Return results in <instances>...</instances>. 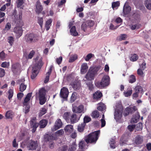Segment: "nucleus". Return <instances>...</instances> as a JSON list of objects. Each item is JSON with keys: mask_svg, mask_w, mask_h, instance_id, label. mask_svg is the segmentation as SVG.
<instances>
[{"mask_svg": "<svg viewBox=\"0 0 151 151\" xmlns=\"http://www.w3.org/2000/svg\"><path fill=\"white\" fill-rule=\"evenodd\" d=\"M100 134V130H98L91 133L86 137V142L81 141L79 142V148L81 149L86 148L85 146L86 142L87 144L88 143H95L98 139Z\"/></svg>", "mask_w": 151, "mask_h": 151, "instance_id": "nucleus-1", "label": "nucleus"}, {"mask_svg": "<svg viewBox=\"0 0 151 151\" xmlns=\"http://www.w3.org/2000/svg\"><path fill=\"white\" fill-rule=\"evenodd\" d=\"M42 59L40 57L37 56L34 59L33 63L34 65L32 67V72L31 75V78L34 79L37 76L39 69L42 65Z\"/></svg>", "mask_w": 151, "mask_h": 151, "instance_id": "nucleus-2", "label": "nucleus"}, {"mask_svg": "<svg viewBox=\"0 0 151 151\" xmlns=\"http://www.w3.org/2000/svg\"><path fill=\"white\" fill-rule=\"evenodd\" d=\"M101 67L99 66L93 68H90L85 76L86 79L88 81H91L94 79L95 75L100 69Z\"/></svg>", "mask_w": 151, "mask_h": 151, "instance_id": "nucleus-3", "label": "nucleus"}, {"mask_svg": "<svg viewBox=\"0 0 151 151\" xmlns=\"http://www.w3.org/2000/svg\"><path fill=\"white\" fill-rule=\"evenodd\" d=\"M46 90L44 88H42L39 90L38 93L36 94V97L39 98V103L41 105L44 104L46 102Z\"/></svg>", "mask_w": 151, "mask_h": 151, "instance_id": "nucleus-4", "label": "nucleus"}, {"mask_svg": "<svg viewBox=\"0 0 151 151\" xmlns=\"http://www.w3.org/2000/svg\"><path fill=\"white\" fill-rule=\"evenodd\" d=\"M123 108L121 104H119L116 106L114 114V119L116 122L119 121L122 117Z\"/></svg>", "mask_w": 151, "mask_h": 151, "instance_id": "nucleus-5", "label": "nucleus"}, {"mask_svg": "<svg viewBox=\"0 0 151 151\" xmlns=\"http://www.w3.org/2000/svg\"><path fill=\"white\" fill-rule=\"evenodd\" d=\"M109 77L108 76H104L102 78L101 81L96 82L95 85L99 88L106 86L109 84Z\"/></svg>", "mask_w": 151, "mask_h": 151, "instance_id": "nucleus-6", "label": "nucleus"}, {"mask_svg": "<svg viewBox=\"0 0 151 151\" xmlns=\"http://www.w3.org/2000/svg\"><path fill=\"white\" fill-rule=\"evenodd\" d=\"M25 39L26 42L28 43L35 42L39 39L38 36L32 33L27 34L25 36Z\"/></svg>", "mask_w": 151, "mask_h": 151, "instance_id": "nucleus-7", "label": "nucleus"}, {"mask_svg": "<svg viewBox=\"0 0 151 151\" xmlns=\"http://www.w3.org/2000/svg\"><path fill=\"white\" fill-rule=\"evenodd\" d=\"M94 25V22L92 20H88L84 22L82 24L81 29L84 32H89V29Z\"/></svg>", "mask_w": 151, "mask_h": 151, "instance_id": "nucleus-8", "label": "nucleus"}, {"mask_svg": "<svg viewBox=\"0 0 151 151\" xmlns=\"http://www.w3.org/2000/svg\"><path fill=\"white\" fill-rule=\"evenodd\" d=\"M22 13H20L15 16L14 21L16 27H22L24 25V22L22 19Z\"/></svg>", "mask_w": 151, "mask_h": 151, "instance_id": "nucleus-9", "label": "nucleus"}, {"mask_svg": "<svg viewBox=\"0 0 151 151\" xmlns=\"http://www.w3.org/2000/svg\"><path fill=\"white\" fill-rule=\"evenodd\" d=\"M38 145L37 141L29 140L27 143V147L29 150H33L36 149Z\"/></svg>", "mask_w": 151, "mask_h": 151, "instance_id": "nucleus-10", "label": "nucleus"}, {"mask_svg": "<svg viewBox=\"0 0 151 151\" xmlns=\"http://www.w3.org/2000/svg\"><path fill=\"white\" fill-rule=\"evenodd\" d=\"M137 110V108L135 106L132 107L129 106L124 111V116H127L129 113H132Z\"/></svg>", "mask_w": 151, "mask_h": 151, "instance_id": "nucleus-11", "label": "nucleus"}, {"mask_svg": "<svg viewBox=\"0 0 151 151\" xmlns=\"http://www.w3.org/2000/svg\"><path fill=\"white\" fill-rule=\"evenodd\" d=\"M22 27H16L14 28L13 31L16 38H18L22 35L23 32Z\"/></svg>", "mask_w": 151, "mask_h": 151, "instance_id": "nucleus-12", "label": "nucleus"}, {"mask_svg": "<svg viewBox=\"0 0 151 151\" xmlns=\"http://www.w3.org/2000/svg\"><path fill=\"white\" fill-rule=\"evenodd\" d=\"M72 111L74 113H84L86 111H84V106L81 104L78 106H74L73 107Z\"/></svg>", "mask_w": 151, "mask_h": 151, "instance_id": "nucleus-13", "label": "nucleus"}, {"mask_svg": "<svg viewBox=\"0 0 151 151\" xmlns=\"http://www.w3.org/2000/svg\"><path fill=\"white\" fill-rule=\"evenodd\" d=\"M36 118L35 117L32 118L30 121V124L33 128L32 132L34 133L38 126V124L36 123Z\"/></svg>", "mask_w": 151, "mask_h": 151, "instance_id": "nucleus-14", "label": "nucleus"}, {"mask_svg": "<svg viewBox=\"0 0 151 151\" xmlns=\"http://www.w3.org/2000/svg\"><path fill=\"white\" fill-rule=\"evenodd\" d=\"M68 90L67 88L63 87L61 89L60 95L61 98L66 99L68 97Z\"/></svg>", "mask_w": 151, "mask_h": 151, "instance_id": "nucleus-15", "label": "nucleus"}, {"mask_svg": "<svg viewBox=\"0 0 151 151\" xmlns=\"http://www.w3.org/2000/svg\"><path fill=\"white\" fill-rule=\"evenodd\" d=\"M63 124L62 122L60 119H57L55 123V125L51 129L52 131H55L58 129L61 128Z\"/></svg>", "mask_w": 151, "mask_h": 151, "instance_id": "nucleus-16", "label": "nucleus"}, {"mask_svg": "<svg viewBox=\"0 0 151 151\" xmlns=\"http://www.w3.org/2000/svg\"><path fill=\"white\" fill-rule=\"evenodd\" d=\"M24 81L25 80L24 78H22L18 81V83L20 84L19 90L21 92H23L27 88V86L23 83Z\"/></svg>", "mask_w": 151, "mask_h": 151, "instance_id": "nucleus-17", "label": "nucleus"}, {"mask_svg": "<svg viewBox=\"0 0 151 151\" xmlns=\"http://www.w3.org/2000/svg\"><path fill=\"white\" fill-rule=\"evenodd\" d=\"M144 139V138L143 137L140 135H138L135 138L134 142L137 145L141 144L143 142Z\"/></svg>", "mask_w": 151, "mask_h": 151, "instance_id": "nucleus-18", "label": "nucleus"}, {"mask_svg": "<svg viewBox=\"0 0 151 151\" xmlns=\"http://www.w3.org/2000/svg\"><path fill=\"white\" fill-rule=\"evenodd\" d=\"M131 10V7L129 6L128 3L126 2L124 5L123 7V12L125 15L128 14Z\"/></svg>", "mask_w": 151, "mask_h": 151, "instance_id": "nucleus-19", "label": "nucleus"}, {"mask_svg": "<svg viewBox=\"0 0 151 151\" xmlns=\"http://www.w3.org/2000/svg\"><path fill=\"white\" fill-rule=\"evenodd\" d=\"M32 93H29L27 94L23 102L24 105H29V101L32 97Z\"/></svg>", "mask_w": 151, "mask_h": 151, "instance_id": "nucleus-20", "label": "nucleus"}, {"mask_svg": "<svg viewBox=\"0 0 151 151\" xmlns=\"http://www.w3.org/2000/svg\"><path fill=\"white\" fill-rule=\"evenodd\" d=\"M135 92H136L140 95V97H142L143 93V90L142 88L140 86H137L134 88Z\"/></svg>", "mask_w": 151, "mask_h": 151, "instance_id": "nucleus-21", "label": "nucleus"}, {"mask_svg": "<svg viewBox=\"0 0 151 151\" xmlns=\"http://www.w3.org/2000/svg\"><path fill=\"white\" fill-rule=\"evenodd\" d=\"M64 130L67 133H70L73 130V125L68 124L64 128Z\"/></svg>", "mask_w": 151, "mask_h": 151, "instance_id": "nucleus-22", "label": "nucleus"}, {"mask_svg": "<svg viewBox=\"0 0 151 151\" xmlns=\"http://www.w3.org/2000/svg\"><path fill=\"white\" fill-rule=\"evenodd\" d=\"M88 68L87 64L86 63H83L81 66V72L82 74L85 73L87 71Z\"/></svg>", "mask_w": 151, "mask_h": 151, "instance_id": "nucleus-23", "label": "nucleus"}, {"mask_svg": "<svg viewBox=\"0 0 151 151\" xmlns=\"http://www.w3.org/2000/svg\"><path fill=\"white\" fill-rule=\"evenodd\" d=\"M19 69V63L13 64L12 66V70L14 74H16Z\"/></svg>", "mask_w": 151, "mask_h": 151, "instance_id": "nucleus-24", "label": "nucleus"}, {"mask_svg": "<svg viewBox=\"0 0 151 151\" xmlns=\"http://www.w3.org/2000/svg\"><path fill=\"white\" fill-rule=\"evenodd\" d=\"M14 114L12 111H9L6 112L5 117L7 119H12L14 116Z\"/></svg>", "mask_w": 151, "mask_h": 151, "instance_id": "nucleus-25", "label": "nucleus"}, {"mask_svg": "<svg viewBox=\"0 0 151 151\" xmlns=\"http://www.w3.org/2000/svg\"><path fill=\"white\" fill-rule=\"evenodd\" d=\"M102 96L101 93L99 91H97L95 92L93 95V97L94 99H98Z\"/></svg>", "mask_w": 151, "mask_h": 151, "instance_id": "nucleus-26", "label": "nucleus"}, {"mask_svg": "<svg viewBox=\"0 0 151 151\" xmlns=\"http://www.w3.org/2000/svg\"><path fill=\"white\" fill-rule=\"evenodd\" d=\"M43 9V8L42 6L39 3H37L36 6V12L39 14L40 13Z\"/></svg>", "mask_w": 151, "mask_h": 151, "instance_id": "nucleus-27", "label": "nucleus"}, {"mask_svg": "<svg viewBox=\"0 0 151 151\" xmlns=\"http://www.w3.org/2000/svg\"><path fill=\"white\" fill-rule=\"evenodd\" d=\"M47 121L45 119L41 120L40 122L39 125L40 128H44L47 123Z\"/></svg>", "mask_w": 151, "mask_h": 151, "instance_id": "nucleus-28", "label": "nucleus"}, {"mask_svg": "<svg viewBox=\"0 0 151 151\" xmlns=\"http://www.w3.org/2000/svg\"><path fill=\"white\" fill-rule=\"evenodd\" d=\"M132 90L131 88H128L127 91L124 92V95L125 97H128L131 96L132 93Z\"/></svg>", "mask_w": 151, "mask_h": 151, "instance_id": "nucleus-29", "label": "nucleus"}, {"mask_svg": "<svg viewBox=\"0 0 151 151\" xmlns=\"http://www.w3.org/2000/svg\"><path fill=\"white\" fill-rule=\"evenodd\" d=\"M52 20L50 19H48L46 22L45 24V27L46 28V29L48 31L50 29V27L51 25V23L52 22Z\"/></svg>", "mask_w": 151, "mask_h": 151, "instance_id": "nucleus-30", "label": "nucleus"}, {"mask_svg": "<svg viewBox=\"0 0 151 151\" xmlns=\"http://www.w3.org/2000/svg\"><path fill=\"white\" fill-rule=\"evenodd\" d=\"M70 119L72 124L76 123L78 121L76 118V115L75 114H73L70 116Z\"/></svg>", "mask_w": 151, "mask_h": 151, "instance_id": "nucleus-31", "label": "nucleus"}, {"mask_svg": "<svg viewBox=\"0 0 151 151\" xmlns=\"http://www.w3.org/2000/svg\"><path fill=\"white\" fill-rule=\"evenodd\" d=\"M70 32L71 35L73 36H77L78 35V33L76 31V27L73 26L70 29Z\"/></svg>", "mask_w": 151, "mask_h": 151, "instance_id": "nucleus-32", "label": "nucleus"}, {"mask_svg": "<svg viewBox=\"0 0 151 151\" xmlns=\"http://www.w3.org/2000/svg\"><path fill=\"white\" fill-rule=\"evenodd\" d=\"M140 118L139 113L137 112L132 119V122L134 123L137 122Z\"/></svg>", "mask_w": 151, "mask_h": 151, "instance_id": "nucleus-33", "label": "nucleus"}, {"mask_svg": "<svg viewBox=\"0 0 151 151\" xmlns=\"http://www.w3.org/2000/svg\"><path fill=\"white\" fill-rule=\"evenodd\" d=\"M86 124L85 123H82L79 124L78 127V130L80 132H82L83 131Z\"/></svg>", "mask_w": 151, "mask_h": 151, "instance_id": "nucleus-34", "label": "nucleus"}, {"mask_svg": "<svg viewBox=\"0 0 151 151\" xmlns=\"http://www.w3.org/2000/svg\"><path fill=\"white\" fill-rule=\"evenodd\" d=\"M72 86L74 89H78L80 87V83L79 82H75L73 83Z\"/></svg>", "mask_w": 151, "mask_h": 151, "instance_id": "nucleus-35", "label": "nucleus"}, {"mask_svg": "<svg viewBox=\"0 0 151 151\" xmlns=\"http://www.w3.org/2000/svg\"><path fill=\"white\" fill-rule=\"evenodd\" d=\"M97 109L98 110L103 111L106 109V106L103 103L99 104Z\"/></svg>", "mask_w": 151, "mask_h": 151, "instance_id": "nucleus-36", "label": "nucleus"}, {"mask_svg": "<svg viewBox=\"0 0 151 151\" xmlns=\"http://www.w3.org/2000/svg\"><path fill=\"white\" fill-rule=\"evenodd\" d=\"M45 138L46 141H49L55 139V138L51 134H47L45 135Z\"/></svg>", "mask_w": 151, "mask_h": 151, "instance_id": "nucleus-37", "label": "nucleus"}, {"mask_svg": "<svg viewBox=\"0 0 151 151\" xmlns=\"http://www.w3.org/2000/svg\"><path fill=\"white\" fill-rule=\"evenodd\" d=\"M35 54V52L34 50H32L29 54L27 56L25 55V54H24V56L27 59H31Z\"/></svg>", "mask_w": 151, "mask_h": 151, "instance_id": "nucleus-38", "label": "nucleus"}, {"mask_svg": "<svg viewBox=\"0 0 151 151\" xmlns=\"http://www.w3.org/2000/svg\"><path fill=\"white\" fill-rule=\"evenodd\" d=\"M145 5L147 8L149 9H151V0H145Z\"/></svg>", "mask_w": 151, "mask_h": 151, "instance_id": "nucleus-39", "label": "nucleus"}, {"mask_svg": "<svg viewBox=\"0 0 151 151\" xmlns=\"http://www.w3.org/2000/svg\"><path fill=\"white\" fill-rule=\"evenodd\" d=\"M127 37V35L126 34H123L117 37V40L119 41H122L125 40Z\"/></svg>", "mask_w": 151, "mask_h": 151, "instance_id": "nucleus-40", "label": "nucleus"}, {"mask_svg": "<svg viewBox=\"0 0 151 151\" xmlns=\"http://www.w3.org/2000/svg\"><path fill=\"white\" fill-rule=\"evenodd\" d=\"M138 58V56L137 54H134L131 55L130 60L131 61L134 62L137 61Z\"/></svg>", "mask_w": 151, "mask_h": 151, "instance_id": "nucleus-41", "label": "nucleus"}, {"mask_svg": "<svg viewBox=\"0 0 151 151\" xmlns=\"http://www.w3.org/2000/svg\"><path fill=\"white\" fill-rule=\"evenodd\" d=\"M110 148L114 149L115 148L116 146L115 145V140L113 139H111L109 142Z\"/></svg>", "mask_w": 151, "mask_h": 151, "instance_id": "nucleus-42", "label": "nucleus"}, {"mask_svg": "<svg viewBox=\"0 0 151 151\" xmlns=\"http://www.w3.org/2000/svg\"><path fill=\"white\" fill-rule=\"evenodd\" d=\"M77 145L75 143H73L71 145L68 149V151H74L76 150Z\"/></svg>", "mask_w": 151, "mask_h": 151, "instance_id": "nucleus-43", "label": "nucleus"}, {"mask_svg": "<svg viewBox=\"0 0 151 151\" xmlns=\"http://www.w3.org/2000/svg\"><path fill=\"white\" fill-rule=\"evenodd\" d=\"M136 81L135 76L133 75H131L129 78V82L130 83H133Z\"/></svg>", "mask_w": 151, "mask_h": 151, "instance_id": "nucleus-44", "label": "nucleus"}, {"mask_svg": "<svg viewBox=\"0 0 151 151\" xmlns=\"http://www.w3.org/2000/svg\"><path fill=\"white\" fill-rule=\"evenodd\" d=\"M77 93L76 92H73L70 98V101L71 102H74L76 99L77 97Z\"/></svg>", "mask_w": 151, "mask_h": 151, "instance_id": "nucleus-45", "label": "nucleus"}, {"mask_svg": "<svg viewBox=\"0 0 151 151\" xmlns=\"http://www.w3.org/2000/svg\"><path fill=\"white\" fill-rule=\"evenodd\" d=\"M91 116L94 118H97L99 116V114L97 111H94L92 113Z\"/></svg>", "mask_w": 151, "mask_h": 151, "instance_id": "nucleus-46", "label": "nucleus"}, {"mask_svg": "<svg viewBox=\"0 0 151 151\" xmlns=\"http://www.w3.org/2000/svg\"><path fill=\"white\" fill-rule=\"evenodd\" d=\"M14 94V91L13 89H10L8 91V97L9 99L10 100L12 98Z\"/></svg>", "mask_w": 151, "mask_h": 151, "instance_id": "nucleus-47", "label": "nucleus"}, {"mask_svg": "<svg viewBox=\"0 0 151 151\" xmlns=\"http://www.w3.org/2000/svg\"><path fill=\"white\" fill-rule=\"evenodd\" d=\"M141 27V25L138 24L132 25L130 27V28L132 30H134L136 29H138Z\"/></svg>", "mask_w": 151, "mask_h": 151, "instance_id": "nucleus-48", "label": "nucleus"}, {"mask_svg": "<svg viewBox=\"0 0 151 151\" xmlns=\"http://www.w3.org/2000/svg\"><path fill=\"white\" fill-rule=\"evenodd\" d=\"M64 133V131L63 129L58 130L55 132V134L56 136H60L62 135Z\"/></svg>", "mask_w": 151, "mask_h": 151, "instance_id": "nucleus-49", "label": "nucleus"}, {"mask_svg": "<svg viewBox=\"0 0 151 151\" xmlns=\"http://www.w3.org/2000/svg\"><path fill=\"white\" fill-rule=\"evenodd\" d=\"M142 124L141 123H138L136 125H135L136 129L137 130H140L142 129Z\"/></svg>", "mask_w": 151, "mask_h": 151, "instance_id": "nucleus-50", "label": "nucleus"}, {"mask_svg": "<svg viewBox=\"0 0 151 151\" xmlns=\"http://www.w3.org/2000/svg\"><path fill=\"white\" fill-rule=\"evenodd\" d=\"M8 41L10 45L12 46L14 42V38L12 36L9 37L8 38Z\"/></svg>", "mask_w": 151, "mask_h": 151, "instance_id": "nucleus-51", "label": "nucleus"}, {"mask_svg": "<svg viewBox=\"0 0 151 151\" xmlns=\"http://www.w3.org/2000/svg\"><path fill=\"white\" fill-rule=\"evenodd\" d=\"M9 66V63L6 62H3L1 64V66L4 68H8Z\"/></svg>", "mask_w": 151, "mask_h": 151, "instance_id": "nucleus-52", "label": "nucleus"}, {"mask_svg": "<svg viewBox=\"0 0 151 151\" xmlns=\"http://www.w3.org/2000/svg\"><path fill=\"white\" fill-rule=\"evenodd\" d=\"M77 58V55H72L70 58L69 60L70 62H73L76 60Z\"/></svg>", "mask_w": 151, "mask_h": 151, "instance_id": "nucleus-53", "label": "nucleus"}, {"mask_svg": "<svg viewBox=\"0 0 151 151\" xmlns=\"http://www.w3.org/2000/svg\"><path fill=\"white\" fill-rule=\"evenodd\" d=\"M70 113L66 112L63 115L64 118L66 120H68L70 118Z\"/></svg>", "mask_w": 151, "mask_h": 151, "instance_id": "nucleus-54", "label": "nucleus"}, {"mask_svg": "<svg viewBox=\"0 0 151 151\" xmlns=\"http://www.w3.org/2000/svg\"><path fill=\"white\" fill-rule=\"evenodd\" d=\"M84 122L83 123H85L86 124V123H88L91 120V118L90 117L88 116H85L83 119Z\"/></svg>", "mask_w": 151, "mask_h": 151, "instance_id": "nucleus-55", "label": "nucleus"}, {"mask_svg": "<svg viewBox=\"0 0 151 151\" xmlns=\"http://www.w3.org/2000/svg\"><path fill=\"white\" fill-rule=\"evenodd\" d=\"M46 111L47 110L45 108H42L40 111L39 116H41L44 115L46 113Z\"/></svg>", "mask_w": 151, "mask_h": 151, "instance_id": "nucleus-56", "label": "nucleus"}, {"mask_svg": "<svg viewBox=\"0 0 151 151\" xmlns=\"http://www.w3.org/2000/svg\"><path fill=\"white\" fill-rule=\"evenodd\" d=\"M38 23L42 28L43 24V20L42 18L38 17Z\"/></svg>", "mask_w": 151, "mask_h": 151, "instance_id": "nucleus-57", "label": "nucleus"}, {"mask_svg": "<svg viewBox=\"0 0 151 151\" xmlns=\"http://www.w3.org/2000/svg\"><path fill=\"white\" fill-rule=\"evenodd\" d=\"M120 4V3L119 1H117L116 2H114L112 3V7L113 9L114 8L119 6Z\"/></svg>", "mask_w": 151, "mask_h": 151, "instance_id": "nucleus-58", "label": "nucleus"}, {"mask_svg": "<svg viewBox=\"0 0 151 151\" xmlns=\"http://www.w3.org/2000/svg\"><path fill=\"white\" fill-rule=\"evenodd\" d=\"M6 58V55L3 51H2L0 53V59L3 60Z\"/></svg>", "mask_w": 151, "mask_h": 151, "instance_id": "nucleus-59", "label": "nucleus"}, {"mask_svg": "<svg viewBox=\"0 0 151 151\" xmlns=\"http://www.w3.org/2000/svg\"><path fill=\"white\" fill-rule=\"evenodd\" d=\"M142 70L139 68L137 70V74L140 76H141L142 77L144 75V74Z\"/></svg>", "mask_w": 151, "mask_h": 151, "instance_id": "nucleus-60", "label": "nucleus"}, {"mask_svg": "<svg viewBox=\"0 0 151 151\" xmlns=\"http://www.w3.org/2000/svg\"><path fill=\"white\" fill-rule=\"evenodd\" d=\"M11 28V24L10 23L8 22L6 23L4 30L8 31Z\"/></svg>", "mask_w": 151, "mask_h": 151, "instance_id": "nucleus-61", "label": "nucleus"}, {"mask_svg": "<svg viewBox=\"0 0 151 151\" xmlns=\"http://www.w3.org/2000/svg\"><path fill=\"white\" fill-rule=\"evenodd\" d=\"M17 6L18 7H20L23 4V0H17Z\"/></svg>", "mask_w": 151, "mask_h": 151, "instance_id": "nucleus-62", "label": "nucleus"}, {"mask_svg": "<svg viewBox=\"0 0 151 151\" xmlns=\"http://www.w3.org/2000/svg\"><path fill=\"white\" fill-rule=\"evenodd\" d=\"M146 63L145 61H144L140 65V68H139L144 70L146 68Z\"/></svg>", "mask_w": 151, "mask_h": 151, "instance_id": "nucleus-63", "label": "nucleus"}, {"mask_svg": "<svg viewBox=\"0 0 151 151\" xmlns=\"http://www.w3.org/2000/svg\"><path fill=\"white\" fill-rule=\"evenodd\" d=\"M135 127V125H129L128 126V128L129 131L131 132L133 130Z\"/></svg>", "mask_w": 151, "mask_h": 151, "instance_id": "nucleus-64", "label": "nucleus"}]
</instances>
